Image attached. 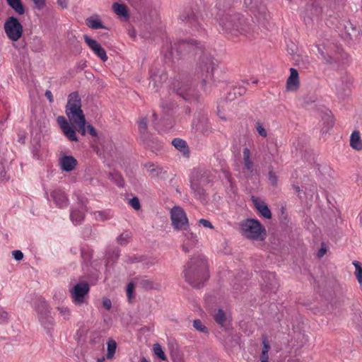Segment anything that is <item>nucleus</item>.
<instances>
[{
	"label": "nucleus",
	"instance_id": "obj_1",
	"mask_svg": "<svg viewBox=\"0 0 362 362\" xmlns=\"http://www.w3.org/2000/svg\"><path fill=\"white\" fill-rule=\"evenodd\" d=\"M184 278L190 286L200 288L209 277L206 259L203 255L191 258L185 265Z\"/></svg>",
	"mask_w": 362,
	"mask_h": 362
},
{
	"label": "nucleus",
	"instance_id": "obj_2",
	"mask_svg": "<svg viewBox=\"0 0 362 362\" xmlns=\"http://www.w3.org/2000/svg\"><path fill=\"white\" fill-rule=\"evenodd\" d=\"M217 16L219 25L226 33L234 37L242 35L248 37L250 27L241 13L228 9L219 11Z\"/></svg>",
	"mask_w": 362,
	"mask_h": 362
},
{
	"label": "nucleus",
	"instance_id": "obj_3",
	"mask_svg": "<svg viewBox=\"0 0 362 362\" xmlns=\"http://www.w3.org/2000/svg\"><path fill=\"white\" fill-rule=\"evenodd\" d=\"M199 42L194 40H182L177 42L167 43L163 47L162 52L165 59L178 61L187 53L201 49Z\"/></svg>",
	"mask_w": 362,
	"mask_h": 362
},
{
	"label": "nucleus",
	"instance_id": "obj_4",
	"mask_svg": "<svg viewBox=\"0 0 362 362\" xmlns=\"http://www.w3.org/2000/svg\"><path fill=\"white\" fill-rule=\"evenodd\" d=\"M65 112L69 119L78 125V131L82 135H85L86 122L81 110V99L78 92H72L69 95Z\"/></svg>",
	"mask_w": 362,
	"mask_h": 362
},
{
	"label": "nucleus",
	"instance_id": "obj_5",
	"mask_svg": "<svg viewBox=\"0 0 362 362\" xmlns=\"http://www.w3.org/2000/svg\"><path fill=\"white\" fill-rule=\"evenodd\" d=\"M239 231L243 236L252 240H264L267 230L259 221L255 218H245L239 223Z\"/></svg>",
	"mask_w": 362,
	"mask_h": 362
},
{
	"label": "nucleus",
	"instance_id": "obj_6",
	"mask_svg": "<svg viewBox=\"0 0 362 362\" xmlns=\"http://www.w3.org/2000/svg\"><path fill=\"white\" fill-rule=\"evenodd\" d=\"M217 66V61L210 54H203L196 68L197 77L202 79V86L212 80L214 71Z\"/></svg>",
	"mask_w": 362,
	"mask_h": 362
},
{
	"label": "nucleus",
	"instance_id": "obj_7",
	"mask_svg": "<svg viewBox=\"0 0 362 362\" xmlns=\"http://www.w3.org/2000/svg\"><path fill=\"white\" fill-rule=\"evenodd\" d=\"M173 88L176 94L185 102L191 104L199 103L200 95L191 82L177 81L173 83Z\"/></svg>",
	"mask_w": 362,
	"mask_h": 362
},
{
	"label": "nucleus",
	"instance_id": "obj_8",
	"mask_svg": "<svg viewBox=\"0 0 362 362\" xmlns=\"http://www.w3.org/2000/svg\"><path fill=\"white\" fill-rule=\"evenodd\" d=\"M179 19L197 31L202 29L201 21L202 20L199 6L197 4H192L184 8L180 15Z\"/></svg>",
	"mask_w": 362,
	"mask_h": 362
},
{
	"label": "nucleus",
	"instance_id": "obj_9",
	"mask_svg": "<svg viewBox=\"0 0 362 362\" xmlns=\"http://www.w3.org/2000/svg\"><path fill=\"white\" fill-rule=\"evenodd\" d=\"M171 224L175 230L187 231L189 228V221L184 209L180 206H173L170 211Z\"/></svg>",
	"mask_w": 362,
	"mask_h": 362
},
{
	"label": "nucleus",
	"instance_id": "obj_10",
	"mask_svg": "<svg viewBox=\"0 0 362 362\" xmlns=\"http://www.w3.org/2000/svg\"><path fill=\"white\" fill-rule=\"evenodd\" d=\"M36 311L38 320L43 327L47 330L52 329L54 325V320L51 315V308L48 303L43 300H39L36 306Z\"/></svg>",
	"mask_w": 362,
	"mask_h": 362
},
{
	"label": "nucleus",
	"instance_id": "obj_11",
	"mask_svg": "<svg viewBox=\"0 0 362 362\" xmlns=\"http://www.w3.org/2000/svg\"><path fill=\"white\" fill-rule=\"evenodd\" d=\"M211 181L209 173L204 172L201 175L199 179H193L190 182V188L194 196L202 202H207V194L205 189L202 187L201 183H209Z\"/></svg>",
	"mask_w": 362,
	"mask_h": 362
},
{
	"label": "nucleus",
	"instance_id": "obj_12",
	"mask_svg": "<svg viewBox=\"0 0 362 362\" xmlns=\"http://www.w3.org/2000/svg\"><path fill=\"white\" fill-rule=\"evenodd\" d=\"M5 32L13 41L18 40L23 34V25L15 16L9 17L4 24Z\"/></svg>",
	"mask_w": 362,
	"mask_h": 362
},
{
	"label": "nucleus",
	"instance_id": "obj_13",
	"mask_svg": "<svg viewBox=\"0 0 362 362\" xmlns=\"http://www.w3.org/2000/svg\"><path fill=\"white\" fill-rule=\"evenodd\" d=\"M322 7L319 1L315 0L308 4L305 11L304 21L307 25H311L314 21H320L322 18Z\"/></svg>",
	"mask_w": 362,
	"mask_h": 362
},
{
	"label": "nucleus",
	"instance_id": "obj_14",
	"mask_svg": "<svg viewBox=\"0 0 362 362\" xmlns=\"http://www.w3.org/2000/svg\"><path fill=\"white\" fill-rule=\"evenodd\" d=\"M317 51L324 64L328 65L337 64L339 62V52L334 48L327 47L325 45H318Z\"/></svg>",
	"mask_w": 362,
	"mask_h": 362
},
{
	"label": "nucleus",
	"instance_id": "obj_15",
	"mask_svg": "<svg viewBox=\"0 0 362 362\" xmlns=\"http://www.w3.org/2000/svg\"><path fill=\"white\" fill-rule=\"evenodd\" d=\"M262 281L260 285L264 292H274V293L279 288V283L276 278L275 273L263 271L261 273Z\"/></svg>",
	"mask_w": 362,
	"mask_h": 362
},
{
	"label": "nucleus",
	"instance_id": "obj_16",
	"mask_svg": "<svg viewBox=\"0 0 362 362\" xmlns=\"http://www.w3.org/2000/svg\"><path fill=\"white\" fill-rule=\"evenodd\" d=\"M90 287L87 282L80 281L76 284L71 291L73 302L76 305H81L84 303L85 296L88 295Z\"/></svg>",
	"mask_w": 362,
	"mask_h": 362
},
{
	"label": "nucleus",
	"instance_id": "obj_17",
	"mask_svg": "<svg viewBox=\"0 0 362 362\" xmlns=\"http://www.w3.org/2000/svg\"><path fill=\"white\" fill-rule=\"evenodd\" d=\"M86 43L90 49L96 54L103 62H106L108 59L105 49L95 40L88 35L83 36Z\"/></svg>",
	"mask_w": 362,
	"mask_h": 362
},
{
	"label": "nucleus",
	"instance_id": "obj_18",
	"mask_svg": "<svg viewBox=\"0 0 362 362\" xmlns=\"http://www.w3.org/2000/svg\"><path fill=\"white\" fill-rule=\"evenodd\" d=\"M78 164L77 160L72 156H64L59 159L61 169L65 172L74 170Z\"/></svg>",
	"mask_w": 362,
	"mask_h": 362
},
{
	"label": "nucleus",
	"instance_id": "obj_19",
	"mask_svg": "<svg viewBox=\"0 0 362 362\" xmlns=\"http://www.w3.org/2000/svg\"><path fill=\"white\" fill-rule=\"evenodd\" d=\"M54 202L59 208H64L68 206L69 199L66 194L61 189L53 190L50 194Z\"/></svg>",
	"mask_w": 362,
	"mask_h": 362
},
{
	"label": "nucleus",
	"instance_id": "obj_20",
	"mask_svg": "<svg viewBox=\"0 0 362 362\" xmlns=\"http://www.w3.org/2000/svg\"><path fill=\"white\" fill-rule=\"evenodd\" d=\"M299 87L298 72L294 68L290 69V76L286 81V88L289 90L295 91Z\"/></svg>",
	"mask_w": 362,
	"mask_h": 362
},
{
	"label": "nucleus",
	"instance_id": "obj_21",
	"mask_svg": "<svg viewBox=\"0 0 362 362\" xmlns=\"http://www.w3.org/2000/svg\"><path fill=\"white\" fill-rule=\"evenodd\" d=\"M78 209H73L71 211L70 217L73 223L75 224L80 223L84 218L85 205L83 202L79 204Z\"/></svg>",
	"mask_w": 362,
	"mask_h": 362
},
{
	"label": "nucleus",
	"instance_id": "obj_22",
	"mask_svg": "<svg viewBox=\"0 0 362 362\" xmlns=\"http://www.w3.org/2000/svg\"><path fill=\"white\" fill-rule=\"evenodd\" d=\"M139 138L142 142L147 141V139H150L151 136L148 131L147 119L146 117L141 118L139 122Z\"/></svg>",
	"mask_w": 362,
	"mask_h": 362
},
{
	"label": "nucleus",
	"instance_id": "obj_23",
	"mask_svg": "<svg viewBox=\"0 0 362 362\" xmlns=\"http://www.w3.org/2000/svg\"><path fill=\"white\" fill-rule=\"evenodd\" d=\"M196 130L202 133L207 134L210 130L208 119L204 116L199 117L195 124Z\"/></svg>",
	"mask_w": 362,
	"mask_h": 362
},
{
	"label": "nucleus",
	"instance_id": "obj_24",
	"mask_svg": "<svg viewBox=\"0 0 362 362\" xmlns=\"http://www.w3.org/2000/svg\"><path fill=\"white\" fill-rule=\"evenodd\" d=\"M143 144L146 148L151 149L154 153L159 151L163 147L161 142L152 136L150 139H147V141H144Z\"/></svg>",
	"mask_w": 362,
	"mask_h": 362
},
{
	"label": "nucleus",
	"instance_id": "obj_25",
	"mask_svg": "<svg viewBox=\"0 0 362 362\" xmlns=\"http://www.w3.org/2000/svg\"><path fill=\"white\" fill-rule=\"evenodd\" d=\"M172 144L175 146L176 149L180 151L183 155L186 156L189 154V147L187 146V142L180 139V138H175L172 141Z\"/></svg>",
	"mask_w": 362,
	"mask_h": 362
},
{
	"label": "nucleus",
	"instance_id": "obj_26",
	"mask_svg": "<svg viewBox=\"0 0 362 362\" xmlns=\"http://www.w3.org/2000/svg\"><path fill=\"white\" fill-rule=\"evenodd\" d=\"M350 146L355 150H362V140L358 131H354L350 137Z\"/></svg>",
	"mask_w": 362,
	"mask_h": 362
},
{
	"label": "nucleus",
	"instance_id": "obj_27",
	"mask_svg": "<svg viewBox=\"0 0 362 362\" xmlns=\"http://www.w3.org/2000/svg\"><path fill=\"white\" fill-rule=\"evenodd\" d=\"M136 285L144 290H151L155 288L154 283L146 277H141L136 279Z\"/></svg>",
	"mask_w": 362,
	"mask_h": 362
},
{
	"label": "nucleus",
	"instance_id": "obj_28",
	"mask_svg": "<svg viewBox=\"0 0 362 362\" xmlns=\"http://www.w3.org/2000/svg\"><path fill=\"white\" fill-rule=\"evenodd\" d=\"M146 168L148 172L150 173L152 177H158L161 173H166V171L163 170V168L160 166L156 165L153 163H147L146 164Z\"/></svg>",
	"mask_w": 362,
	"mask_h": 362
},
{
	"label": "nucleus",
	"instance_id": "obj_29",
	"mask_svg": "<svg viewBox=\"0 0 362 362\" xmlns=\"http://www.w3.org/2000/svg\"><path fill=\"white\" fill-rule=\"evenodd\" d=\"M243 160H244V169L247 170L250 173L253 171V163L250 159V151L249 148H245L243 149Z\"/></svg>",
	"mask_w": 362,
	"mask_h": 362
},
{
	"label": "nucleus",
	"instance_id": "obj_30",
	"mask_svg": "<svg viewBox=\"0 0 362 362\" xmlns=\"http://www.w3.org/2000/svg\"><path fill=\"white\" fill-rule=\"evenodd\" d=\"M255 204L256 209L263 217L267 219H270L272 218V212L267 204H265L264 202H255Z\"/></svg>",
	"mask_w": 362,
	"mask_h": 362
},
{
	"label": "nucleus",
	"instance_id": "obj_31",
	"mask_svg": "<svg viewBox=\"0 0 362 362\" xmlns=\"http://www.w3.org/2000/svg\"><path fill=\"white\" fill-rule=\"evenodd\" d=\"M213 317L214 320L218 325H219L221 327L225 326V322H226V315L222 309H218L214 314Z\"/></svg>",
	"mask_w": 362,
	"mask_h": 362
},
{
	"label": "nucleus",
	"instance_id": "obj_32",
	"mask_svg": "<svg viewBox=\"0 0 362 362\" xmlns=\"http://www.w3.org/2000/svg\"><path fill=\"white\" fill-rule=\"evenodd\" d=\"M112 9L114 12L119 16L128 17V11L127 6L124 4L119 3H114L112 4Z\"/></svg>",
	"mask_w": 362,
	"mask_h": 362
},
{
	"label": "nucleus",
	"instance_id": "obj_33",
	"mask_svg": "<svg viewBox=\"0 0 362 362\" xmlns=\"http://www.w3.org/2000/svg\"><path fill=\"white\" fill-rule=\"evenodd\" d=\"M86 25L92 28V29H99V28H107L103 24L99 18H94L93 17L88 18L86 19Z\"/></svg>",
	"mask_w": 362,
	"mask_h": 362
},
{
	"label": "nucleus",
	"instance_id": "obj_34",
	"mask_svg": "<svg viewBox=\"0 0 362 362\" xmlns=\"http://www.w3.org/2000/svg\"><path fill=\"white\" fill-rule=\"evenodd\" d=\"M108 178L113 181L119 187H123L124 185V180L122 175L117 172L110 173Z\"/></svg>",
	"mask_w": 362,
	"mask_h": 362
},
{
	"label": "nucleus",
	"instance_id": "obj_35",
	"mask_svg": "<svg viewBox=\"0 0 362 362\" xmlns=\"http://www.w3.org/2000/svg\"><path fill=\"white\" fill-rule=\"evenodd\" d=\"M62 132L69 141H78V137L76 136V131L71 125H69L65 128Z\"/></svg>",
	"mask_w": 362,
	"mask_h": 362
},
{
	"label": "nucleus",
	"instance_id": "obj_36",
	"mask_svg": "<svg viewBox=\"0 0 362 362\" xmlns=\"http://www.w3.org/2000/svg\"><path fill=\"white\" fill-rule=\"evenodd\" d=\"M345 30L346 33L350 36L351 38L356 37L359 33V31L356 26L352 23L348 22L345 25Z\"/></svg>",
	"mask_w": 362,
	"mask_h": 362
},
{
	"label": "nucleus",
	"instance_id": "obj_37",
	"mask_svg": "<svg viewBox=\"0 0 362 362\" xmlns=\"http://www.w3.org/2000/svg\"><path fill=\"white\" fill-rule=\"evenodd\" d=\"M117 349V343L113 339H110L107 341V358L110 359L112 358Z\"/></svg>",
	"mask_w": 362,
	"mask_h": 362
},
{
	"label": "nucleus",
	"instance_id": "obj_38",
	"mask_svg": "<svg viewBox=\"0 0 362 362\" xmlns=\"http://www.w3.org/2000/svg\"><path fill=\"white\" fill-rule=\"evenodd\" d=\"M353 264L355 267V275L358 280V282L361 284H362V267L359 262L355 260L353 262Z\"/></svg>",
	"mask_w": 362,
	"mask_h": 362
},
{
	"label": "nucleus",
	"instance_id": "obj_39",
	"mask_svg": "<svg viewBox=\"0 0 362 362\" xmlns=\"http://www.w3.org/2000/svg\"><path fill=\"white\" fill-rule=\"evenodd\" d=\"M10 7L18 15H23L25 13V7L21 0L10 6Z\"/></svg>",
	"mask_w": 362,
	"mask_h": 362
},
{
	"label": "nucleus",
	"instance_id": "obj_40",
	"mask_svg": "<svg viewBox=\"0 0 362 362\" xmlns=\"http://www.w3.org/2000/svg\"><path fill=\"white\" fill-rule=\"evenodd\" d=\"M153 352L154 354L156 355L160 359L163 361L166 360V356L163 351L161 346L159 344H155L153 345Z\"/></svg>",
	"mask_w": 362,
	"mask_h": 362
},
{
	"label": "nucleus",
	"instance_id": "obj_41",
	"mask_svg": "<svg viewBox=\"0 0 362 362\" xmlns=\"http://www.w3.org/2000/svg\"><path fill=\"white\" fill-rule=\"evenodd\" d=\"M193 327L199 332L202 333H208L207 327L202 323L200 320H194Z\"/></svg>",
	"mask_w": 362,
	"mask_h": 362
},
{
	"label": "nucleus",
	"instance_id": "obj_42",
	"mask_svg": "<svg viewBox=\"0 0 362 362\" xmlns=\"http://www.w3.org/2000/svg\"><path fill=\"white\" fill-rule=\"evenodd\" d=\"M184 235L187 240V243L190 244V246H194L197 244L198 240L195 234L192 232L187 231Z\"/></svg>",
	"mask_w": 362,
	"mask_h": 362
},
{
	"label": "nucleus",
	"instance_id": "obj_43",
	"mask_svg": "<svg viewBox=\"0 0 362 362\" xmlns=\"http://www.w3.org/2000/svg\"><path fill=\"white\" fill-rule=\"evenodd\" d=\"M57 309L59 311L60 315L64 320H69L71 317V311L68 308L64 306H59L57 308Z\"/></svg>",
	"mask_w": 362,
	"mask_h": 362
},
{
	"label": "nucleus",
	"instance_id": "obj_44",
	"mask_svg": "<svg viewBox=\"0 0 362 362\" xmlns=\"http://www.w3.org/2000/svg\"><path fill=\"white\" fill-rule=\"evenodd\" d=\"M57 121L62 131L70 125V124L64 116H59L57 119Z\"/></svg>",
	"mask_w": 362,
	"mask_h": 362
},
{
	"label": "nucleus",
	"instance_id": "obj_45",
	"mask_svg": "<svg viewBox=\"0 0 362 362\" xmlns=\"http://www.w3.org/2000/svg\"><path fill=\"white\" fill-rule=\"evenodd\" d=\"M135 287V284L133 282H129L127 287V296L129 301H131L133 298L134 289Z\"/></svg>",
	"mask_w": 362,
	"mask_h": 362
},
{
	"label": "nucleus",
	"instance_id": "obj_46",
	"mask_svg": "<svg viewBox=\"0 0 362 362\" xmlns=\"http://www.w3.org/2000/svg\"><path fill=\"white\" fill-rule=\"evenodd\" d=\"M160 107L166 113H168L170 110L173 109L174 104L171 102L163 101L160 104Z\"/></svg>",
	"mask_w": 362,
	"mask_h": 362
},
{
	"label": "nucleus",
	"instance_id": "obj_47",
	"mask_svg": "<svg viewBox=\"0 0 362 362\" xmlns=\"http://www.w3.org/2000/svg\"><path fill=\"white\" fill-rule=\"evenodd\" d=\"M130 238L128 233H122L117 238V243L122 245H126L128 243V240Z\"/></svg>",
	"mask_w": 362,
	"mask_h": 362
},
{
	"label": "nucleus",
	"instance_id": "obj_48",
	"mask_svg": "<svg viewBox=\"0 0 362 362\" xmlns=\"http://www.w3.org/2000/svg\"><path fill=\"white\" fill-rule=\"evenodd\" d=\"M129 204L135 210H139L141 208L139 199L136 197L129 200Z\"/></svg>",
	"mask_w": 362,
	"mask_h": 362
},
{
	"label": "nucleus",
	"instance_id": "obj_49",
	"mask_svg": "<svg viewBox=\"0 0 362 362\" xmlns=\"http://www.w3.org/2000/svg\"><path fill=\"white\" fill-rule=\"evenodd\" d=\"M256 129L260 136L263 137H266L267 136L266 129L260 122L256 123Z\"/></svg>",
	"mask_w": 362,
	"mask_h": 362
},
{
	"label": "nucleus",
	"instance_id": "obj_50",
	"mask_svg": "<svg viewBox=\"0 0 362 362\" xmlns=\"http://www.w3.org/2000/svg\"><path fill=\"white\" fill-rule=\"evenodd\" d=\"M238 96V94L236 93V91L235 90V88H233L228 93V95L226 97V100H228V101H233L235 99L237 98V97Z\"/></svg>",
	"mask_w": 362,
	"mask_h": 362
},
{
	"label": "nucleus",
	"instance_id": "obj_51",
	"mask_svg": "<svg viewBox=\"0 0 362 362\" xmlns=\"http://www.w3.org/2000/svg\"><path fill=\"white\" fill-rule=\"evenodd\" d=\"M262 344L263 348L262 351L269 352L270 349V344L265 335L262 336Z\"/></svg>",
	"mask_w": 362,
	"mask_h": 362
},
{
	"label": "nucleus",
	"instance_id": "obj_52",
	"mask_svg": "<svg viewBox=\"0 0 362 362\" xmlns=\"http://www.w3.org/2000/svg\"><path fill=\"white\" fill-rule=\"evenodd\" d=\"M12 255L13 257L17 261H21L23 259V253L21 250H13Z\"/></svg>",
	"mask_w": 362,
	"mask_h": 362
},
{
	"label": "nucleus",
	"instance_id": "obj_53",
	"mask_svg": "<svg viewBox=\"0 0 362 362\" xmlns=\"http://www.w3.org/2000/svg\"><path fill=\"white\" fill-rule=\"evenodd\" d=\"M198 222L200 225H202L205 228H209L211 229L214 228L212 223L209 220H206L204 218H201L199 220Z\"/></svg>",
	"mask_w": 362,
	"mask_h": 362
},
{
	"label": "nucleus",
	"instance_id": "obj_54",
	"mask_svg": "<svg viewBox=\"0 0 362 362\" xmlns=\"http://www.w3.org/2000/svg\"><path fill=\"white\" fill-rule=\"evenodd\" d=\"M269 179L273 185H276L277 184V177L272 170L269 172Z\"/></svg>",
	"mask_w": 362,
	"mask_h": 362
},
{
	"label": "nucleus",
	"instance_id": "obj_55",
	"mask_svg": "<svg viewBox=\"0 0 362 362\" xmlns=\"http://www.w3.org/2000/svg\"><path fill=\"white\" fill-rule=\"evenodd\" d=\"M103 305L104 308H105L107 310H110L112 308V302L109 298H103Z\"/></svg>",
	"mask_w": 362,
	"mask_h": 362
},
{
	"label": "nucleus",
	"instance_id": "obj_56",
	"mask_svg": "<svg viewBox=\"0 0 362 362\" xmlns=\"http://www.w3.org/2000/svg\"><path fill=\"white\" fill-rule=\"evenodd\" d=\"M32 1L35 4V5L37 9H42L45 4V0H32Z\"/></svg>",
	"mask_w": 362,
	"mask_h": 362
},
{
	"label": "nucleus",
	"instance_id": "obj_57",
	"mask_svg": "<svg viewBox=\"0 0 362 362\" xmlns=\"http://www.w3.org/2000/svg\"><path fill=\"white\" fill-rule=\"evenodd\" d=\"M233 88H235L236 93L238 94V96L244 95L246 92V88L243 86H235Z\"/></svg>",
	"mask_w": 362,
	"mask_h": 362
},
{
	"label": "nucleus",
	"instance_id": "obj_58",
	"mask_svg": "<svg viewBox=\"0 0 362 362\" xmlns=\"http://www.w3.org/2000/svg\"><path fill=\"white\" fill-rule=\"evenodd\" d=\"M88 132L93 136H96L98 135L96 129L91 124L87 125Z\"/></svg>",
	"mask_w": 362,
	"mask_h": 362
},
{
	"label": "nucleus",
	"instance_id": "obj_59",
	"mask_svg": "<svg viewBox=\"0 0 362 362\" xmlns=\"http://www.w3.org/2000/svg\"><path fill=\"white\" fill-rule=\"evenodd\" d=\"M39 149H40V145L38 144H37L36 145L33 146V148L32 150L34 156L37 158H40Z\"/></svg>",
	"mask_w": 362,
	"mask_h": 362
},
{
	"label": "nucleus",
	"instance_id": "obj_60",
	"mask_svg": "<svg viewBox=\"0 0 362 362\" xmlns=\"http://www.w3.org/2000/svg\"><path fill=\"white\" fill-rule=\"evenodd\" d=\"M57 4L62 8L64 9L68 7V1L67 0H57Z\"/></svg>",
	"mask_w": 362,
	"mask_h": 362
},
{
	"label": "nucleus",
	"instance_id": "obj_61",
	"mask_svg": "<svg viewBox=\"0 0 362 362\" xmlns=\"http://www.w3.org/2000/svg\"><path fill=\"white\" fill-rule=\"evenodd\" d=\"M45 95L46 96V98H47V100H49V102L50 103H52L54 102V98H53L52 93L49 90H47L45 91Z\"/></svg>",
	"mask_w": 362,
	"mask_h": 362
},
{
	"label": "nucleus",
	"instance_id": "obj_62",
	"mask_svg": "<svg viewBox=\"0 0 362 362\" xmlns=\"http://www.w3.org/2000/svg\"><path fill=\"white\" fill-rule=\"evenodd\" d=\"M182 247V250H183L186 253H188V252L190 251V249H191L193 246H190V244H189V243H184Z\"/></svg>",
	"mask_w": 362,
	"mask_h": 362
},
{
	"label": "nucleus",
	"instance_id": "obj_63",
	"mask_svg": "<svg viewBox=\"0 0 362 362\" xmlns=\"http://www.w3.org/2000/svg\"><path fill=\"white\" fill-rule=\"evenodd\" d=\"M260 360H269L268 352L262 351L260 354Z\"/></svg>",
	"mask_w": 362,
	"mask_h": 362
},
{
	"label": "nucleus",
	"instance_id": "obj_64",
	"mask_svg": "<svg viewBox=\"0 0 362 362\" xmlns=\"http://www.w3.org/2000/svg\"><path fill=\"white\" fill-rule=\"evenodd\" d=\"M327 250L325 248H320L317 252V256L319 257H322L326 252Z\"/></svg>",
	"mask_w": 362,
	"mask_h": 362
}]
</instances>
